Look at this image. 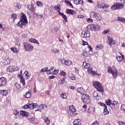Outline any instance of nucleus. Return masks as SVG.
<instances>
[{"mask_svg": "<svg viewBox=\"0 0 125 125\" xmlns=\"http://www.w3.org/2000/svg\"><path fill=\"white\" fill-rule=\"evenodd\" d=\"M125 4L121 3H115L112 5L111 8L112 10H119V9H122L124 7Z\"/></svg>", "mask_w": 125, "mask_h": 125, "instance_id": "7", "label": "nucleus"}, {"mask_svg": "<svg viewBox=\"0 0 125 125\" xmlns=\"http://www.w3.org/2000/svg\"><path fill=\"white\" fill-rule=\"evenodd\" d=\"M18 77L20 78L21 83H22L23 85H25V84H26V83L25 82V80H24V78H23V77H22V75H18Z\"/></svg>", "mask_w": 125, "mask_h": 125, "instance_id": "28", "label": "nucleus"}, {"mask_svg": "<svg viewBox=\"0 0 125 125\" xmlns=\"http://www.w3.org/2000/svg\"><path fill=\"white\" fill-rule=\"evenodd\" d=\"M104 115H108L109 114V111L107 109V106H105L104 109Z\"/></svg>", "mask_w": 125, "mask_h": 125, "instance_id": "49", "label": "nucleus"}, {"mask_svg": "<svg viewBox=\"0 0 125 125\" xmlns=\"http://www.w3.org/2000/svg\"><path fill=\"white\" fill-rule=\"evenodd\" d=\"M119 104V102L118 101H114L112 103H111V105H110V108L111 109H116L117 107H118V105Z\"/></svg>", "mask_w": 125, "mask_h": 125, "instance_id": "19", "label": "nucleus"}, {"mask_svg": "<svg viewBox=\"0 0 125 125\" xmlns=\"http://www.w3.org/2000/svg\"><path fill=\"white\" fill-rule=\"evenodd\" d=\"M29 10L32 12H34L35 10V7H34V4H32L31 5L30 8H29Z\"/></svg>", "mask_w": 125, "mask_h": 125, "instance_id": "55", "label": "nucleus"}, {"mask_svg": "<svg viewBox=\"0 0 125 125\" xmlns=\"http://www.w3.org/2000/svg\"><path fill=\"white\" fill-rule=\"evenodd\" d=\"M60 76H62V77H66L67 76V74L65 72V71L63 70H61L59 73Z\"/></svg>", "mask_w": 125, "mask_h": 125, "instance_id": "41", "label": "nucleus"}, {"mask_svg": "<svg viewBox=\"0 0 125 125\" xmlns=\"http://www.w3.org/2000/svg\"><path fill=\"white\" fill-rule=\"evenodd\" d=\"M90 17L91 18H94V20H96L97 22L98 21H101L102 17H101V15L98 13H95V12H91L90 14Z\"/></svg>", "mask_w": 125, "mask_h": 125, "instance_id": "6", "label": "nucleus"}, {"mask_svg": "<svg viewBox=\"0 0 125 125\" xmlns=\"http://www.w3.org/2000/svg\"><path fill=\"white\" fill-rule=\"evenodd\" d=\"M117 20H118V21H119L120 22H121L122 23H123V24L125 23V19L122 17H119L117 18Z\"/></svg>", "mask_w": 125, "mask_h": 125, "instance_id": "37", "label": "nucleus"}, {"mask_svg": "<svg viewBox=\"0 0 125 125\" xmlns=\"http://www.w3.org/2000/svg\"><path fill=\"white\" fill-rule=\"evenodd\" d=\"M29 42H32V43H36V44H38V45H39L40 44V42H39L38 40L34 38L30 39L29 40Z\"/></svg>", "mask_w": 125, "mask_h": 125, "instance_id": "27", "label": "nucleus"}, {"mask_svg": "<svg viewBox=\"0 0 125 125\" xmlns=\"http://www.w3.org/2000/svg\"><path fill=\"white\" fill-rule=\"evenodd\" d=\"M19 69V67L16 66H13V65H9L7 68V72H15L16 71H18Z\"/></svg>", "mask_w": 125, "mask_h": 125, "instance_id": "12", "label": "nucleus"}, {"mask_svg": "<svg viewBox=\"0 0 125 125\" xmlns=\"http://www.w3.org/2000/svg\"><path fill=\"white\" fill-rule=\"evenodd\" d=\"M23 96L26 98H30L31 96H32V93H31V90L28 89V91L25 93V94L23 95Z\"/></svg>", "mask_w": 125, "mask_h": 125, "instance_id": "26", "label": "nucleus"}, {"mask_svg": "<svg viewBox=\"0 0 125 125\" xmlns=\"http://www.w3.org/2000/svg\"><path fill=\"white\" fill-rule=\"evenodd\" d=\"M13 6L14 7H15V8H17V9H20L21 7H22L21 4L16 2H14Z\"/></svg>", "mask_w": 125, "mask_h": 125, "instance_id": "25", "label": "nucleus"}, {"mask_svg": "<svg viewBox=\"0 0 125 125\" xmlns=\"http://www.w3.org/2000/svg\"><path fill=\"white\" fill-rule=\"evenodd\" d=\"M43 108H47V105L46 104H40L37 111H39V112H42V110H43Z\"/></svg>", "mask_w": 125, "mask_h": 125, "instance_id": "21", "label": "nucleus"}, {"mask_svg": "<svg viewBox=\"0 0 125 125\" xmlns=\"http://www.w3.org/2000/svg\"><path fill=\"white\" fill-rule=\"evenodd\" d=\"M77 92L79 93H80L82 95H84V94H86V92L84 91V90L82 87H80L77 89Z\"/></svg>", "mask_w": 125, "mask_h": 125, "instance_id": "22", "label": "nucleus"}, {"mask_svg": "<svg viewBox=\"0 0 125 125\" xmlns=\"http://www.w3.org/2000/svg\"><path fill=\"white\" fill-rule=\"evenodd\" d=\"M86 21H87V22H88V23H93V20H92V19H90V18L87 19Z\"/></svg>", "mask_w": 125, "mask_h": 125, "instance_id": "57", "label": "nucleus"}, {"mask_svg": "<svg viewBox=\"0 0 125 125\" xmlns=\"http://www.w3.org/2000/svg\"><path fill=\"white\" fill-rule=\"evenodd\" d=\"M11 63V59L8 58H5L4 62H3V64L4 65H8V64H10Z\"/></svg>", "mask_w": 125, "mask_h": 125, "instance_id": "23", "label": "nucleus"}, {"mask_svg": "<svg viewBox=\"0 0 125 125\" xmlns=\"http://www.w3.org/2000/svg\"><path fill=\"white\" fill-rule=\"evenodd\" d=\"M54 9H55L57 11H58V13L60 12L59 11L60 10V5H57L56 6H55L54 7Z\"/></svg>", "mask_w": 125, "mask_h": 125, "instance_id": "45", "label": "nucleus"}, {"mask_svg": "<svg viewBox=\"0 0 125 125\" xmlns=\"http://www.w3.org/2000/svg\"><path fill=\"white\" fill-rule=\"evenodd\" d=\"M110 32V30L107 29V30H104V31L103 32V34L104 35H106V34H108Z\"/></svg>", "mask_w": 125, "mask_h": 125, "instance_id": "60", "label": "nucleus"}, {"mask_svg": "<svg viewBox=\"0 0 125 125\" xmlns=\"http://www.w3.org/2000/svg\"><path fill=\"white\" fill-rule=\"evenodd\" d=\"M107 43L109 46H111L112 44H116V42L113 40V37H107Z\"/></svg>", "mask_w": 125, "mask_h": 125, "instance_id": "15", "label": "nucleus"}, {"mask_svg": "<svg viewBox=\"0 0 125 125\" xmlns=\"http://www.w3.org/2000/svg\"><path fill=\"white\" fill-rule=\"evenodd\" d=\"M36 5L39 7H41V6H42V3L41 1H37L36 3Z\"/></svg>", "mask_w": 125, "mask_h": 125, "instance_id": "53", "label": "nucleus"}, {"mask_svg": "<svg viewBox=\"0 0 125 125\" xmlns=\"http://www.w3.org/2000/svg\"><path fill=\"white\" fill-rule=\"evenodd\" d=\"M82 36L83 38H89L90 37V33L88 31H83Z\"/></svg>", "mask_w": 125, "mask_h": 125, "instance_id": "17", "label": "nucleus"}, {"mask_svg": "<svg viewBox=\"0 0 125 125\" xmlns=\"http://www.w3.org/2000/svg\"><path fill=\"white\" fill-rule=\"evenodd\" d=\"M93 85L96 88L97 91H99L100 92H104V89L102 85H101L100 83L95 81L93 83Z\"/></svg>", "mask_w": 125, "mask_h": 125, "instance_id": "5", "label": "nucleus"}, {"mask_svg": "<svg viewBox=\"0 0 125 125\" xmlns=\"http://www.w3.org/2000/svg\"><path fill=\"white\" fill-rule=\"evenodd\" d=\"M72 61L70 60H65V62H64V65H66V66H70V65H72Z\"/></svg>", "mask_w": 125, "mask_h": 125, "instance_id": "35", "label": "nucleus"}, {"mask_svg": "<svg viewBox=\"0 0 125 125\" xmlns=\"http://www.w3.org/2000/svg\"><path fill=\"white\" fill-rule=\"evenodd\" d=\"M64 2L66 3V4H68V5H70V6H71L72 7H73V4H72V3L69 0H65Z\"/></svg>", "mask_w": 125, "mask_h": 125, "instance_id": "54", "label": "nucleus"}, {"mask_svg": "<svg viewBox=\"0 0 125 125\" xmlns=\"http://www.w3.org/2000/svg\"><path fill=\"white\" fill-rule=\"evenodd\" d=\"M14 115L16 116V119H17V116H19V111H17V110H15V111L14 112Z\"/></svg>", "mask_w": 125, "mask_h": 125, "instance_id": "58", "label": "nucleus"}, {"mask_svg": "<svg viewBox=\"0 0 125 125\" xmlns=\"http://www.w3.org/2000/svg\"><path fill=\"white\" fill-rule=\"evenodd\" d=\"M15 87H16V88L18 90L20 89V88H21V85H20V84L16 83L15 84Z\"/></svg>", "mask_w": 125, "mask_h": 125, "instance_id": "52", "label": "nucleus"}, {"mask_svg": "<svg viewBox=\"0 0 125 125\" xmlns=\"http://www.w3.org/2000/svg\"><path fill=\"white\" fill-rule=\"evenodd\" d=\"M11 51L14 53H18V50L15 47H13L11 48Z\"/></svg>", "mask_w": 125, "mask_h": 125, "instance_id": "40", "label": "nucleus"}, {"mask_svg": "<svg viewBox=\"0 0 125 125\" xmlns=\"http://www.w3.org/2000/svg\"><path fill=\"white\" fill-rule=\"evenodd\" d=\"M121 109L122 111H124V112L125 111V104H122Z\"/></svg>", "mask_w": 125, "mask_h": 125, "instance_id": "59", "label": "nucleus"}, {"mask_svg": "<svg viewBox=\"0 0 125 125\" xmlns=\"http://www.w3.org/2000/svg\"><path fill=\"white\" fill-rule=\"evenodd\" d=\"M65 61H66V60L64 59H61L60 60V62L61 63H62V64H65Z\"/></svg>", "mask_w": 125, "mask_h": 125, "instance_id": "61", "label": "nucleus"}, {"mask_svg": "<svg viewBox=\"0 0 125 125\" xmlns=\"http://www.w3.org/2000/svg\"><path fill=\"white\" fill-rule=\"evenodd\" d=\"M66 12L67 13V14H71V15H74L76 14V12L74 10H71L67 9L66 10Z\"/></svg>", "mask_w": 125, "mask_h": 125, "instance_id": "30", "label": "nucleus"}, {"mask_svg": "<svg viewBox=\"0 0 125 125\" xmlns=\"http://www.w3.org/2000/svg\"><path fill=\"white\" fill-rule=\"evenodd\" d=\"M44 122L46 125H49L50 124V121L48 119V118H46L44 119Z\"/></svg>", "mask_w": 125, "mask_h": 125, "instance_id": "56", "label": "nucleus"}, {"mask_svg": "<svg viewBox=\"0 0 125 125\" xmlns=\"http://www.w3.org/2000/svg\"><path fill=\"white\" fill-rule=\"evenodd\" d=\"M82 100L84 102V103H86V104H89V103L91 102V99L90 98V97L89 95H86V94L82 95Z\"/></svg>", "mask_w": 125, "mask_h": 125, "instance_id": "8", "label": "nucleus"}, {"mask_svg": "<svg viewBox=\"0 0 125 125\" xmlns=\"http://www.w3.org/2000/svg\"><path fill=\"white\" fill-rule=\"evenodd\" d=\"M87 30L95 32L96 31H99L101 29V27L98 24H91L87 26Z\"/></svg>", "mask_w": 125, "mask_h": 125, "instance_id": "4", "label": "nucleus"}, {"mask_svg": "<svg viewBox=\"0 0 125 125\" xmlns=\"http://www.w3.org/2000/svg\"><path fill=\"white\" fill-rule=\"evenodd\" d=\"M93 95L94 99H96V100H99L102 98V97L101 96V95L99 91H94Z\"/></svg>", "mask_w": 125, "mask_h": 125, "instance_id": "13", "label": "nucleus"}, {"mask_svg": "<svg viewBox=\"0 0 125 125\" xmlns=\"http://www.w3.org/2000/svg\"><path fill=\"white\" fill-rule=\"evenodd\" d=\"M107 72L111 74L114 79H117V77H118V70L115 67V66H108L107 67Z\"/></svg>", "mask_w": 125, "mask_h": 125, "instance_id": "2", "label": "nucleus"}, {"mask_svg": "<svg viewBox=\"0 0 125 125\" xmlns=\"http://www.w3.org/2000/svg\"><path fill=\"white\" fill-rule=\"evenodd\" d=\"M26 80H29L30 79V76H29V73H28V71H25L24 72Z\"/></svg>", "mask_w": 125, "mask_h": 125, "instance_id": "50", "label": "nucleus"}, {"mask_svg": "<svg viewBox=\"0 0 125 125\" xmlns=\"http://www.w3.org/2000/svg\"><path fill=\"white\" fill-rule=\"evenodd\" d=\"M48 71V67H44V68L43 69H42L41 70V73H44L45 72H46L47 74V71Z\"/></svg>", "mask_w": 125, "mask_h": 125, "instance_id": "46", "label": "nucleus"}, {"mask_svg": "<svg viewBox=\"0 0 125 125\" xmlns=\"http://www.w3.org/2000/svg\"><path fill=\"white\" fill-rule=\"evenodd\" d=\"M96 48L97 49V50H100V49H102L103 48V45L101 44L97 45L96 46Z\"/></svg>", "mask_w": 125, "mask_h": 125, "instance_id": "48", "label": "nucleus"}, {"mask_svg": "<svg viewBox=\"0 0 125 125\" xmlns=\"http://www.w3.org/2000/svg\"><path fill=\"white\" fill-rule=\"evenodd\" d=\"M27 36H28V34L27 33H24L22 34V38H27Z\"/></svg>", "mask_w": 125, "mask_h": 125, "instance_id": "62", "label": "nucleus"}, {"mask_svg": "<svg viewBox=\"0 0 125 125\" xmlns=\"http://www.w3.org/2000/svg\"><path fill=\"white\" fill-rule=\"evenodd\" d=\"M23 46L26 51H32L34 49V46L26 42H23Z\"/></svg>", "mask_w": 125, "mask_h": 125, "instance_id": "9", "label": "nucleus"}, {"mask_svg": "<svg viewBox=\"0 0 125 125\" xmlns=\"http://www.w3.org/2000/svg\"><path fill=\"white\" fill-rule=\"evenodd\" d=\"M36 120V117H35V115H34V117H32L30 118H28V121L30 122V123H34Z\"/></svg>", "mask_w": 125, "mask_h": 125, "instance_id": "47", "label": "nucleus"}, {"mask_svg": "<svg viewBox=\"0 0 125 125\" xmlns=\"http://www.w3.org/2000/svg\"><path fill=\"white\" fill-rule=\"evenodd\" d=\"M65 83V78H62L59 81L58 84H64Z\"/></svg>", "mask_w": 125, "mask_h": 125, "instance_id": "43", "label": "nucleus"}, {"mask_svg": "<svg viewBox=\"0 0 125 125\" xmlns=\"http://www.w3.org/2000/svg\"><path fill=\"white\" fill-rule=\"evenodd\" d=\"M118 124L119 125H125V123H124L122 121H119V122H118Z\"/></svg>", "mask_w": 125, "mask_h": 125, "instance_id": "63", "label": "nucleus"}, {"mask_svg": "<svg viewBox=\"0 0 125 125\" xmlns=\"http://www.w3.org/2000/svg\"><path fill=\"white\" fill-rule=\"evenodd\" d=\"M61 97L62 98V99H67V95H66V93H62L61 95Z\"/></svg>", "mask_w": 125, "mask_h": 125, "instance_id": "51", "label": "nucleus"}, {"mask_svg": "<svg viewBox=\"0 0 125 125\" xmlns=\"http://www.w3.org/2000/svg\"><path fill=\"white\" fill-rule=\"evenodd\" d=\"M95 112V108L93 106H90L88 109L87 113L89 114H93Z\"/></svg>", "mask_w": 125, "mask_h": 125, "instance_id": "24", "label": "nucleus"}, {"mask_svg": "<svg viewBox=\"0 0 125 125\" xmlns=\"http://www.w3.org/2000/svg\"><path fill=\"white\" fill-rule=\"evenodd\" d=\"M76 111L74 105H70L68 113L70 116H74V113H76Z\"/></svg>", "mask_w": 125, "mask_h": 125, "instance_id": "14", "label": "nucleus"}, {"mask_svg": "<svg viewBox=\"0 0 125 125\" xmlns=\"http://www.w3.org/2000/svg\"><path fill=\"white\" fill-rule=\"evenodd\" d=\"M11 19H13V22H15V20H16V19H17V14H12Z\"/></svg>", "mask_w": 125, "mask_h": 125, "instance_id": "38", "label": "nucleus"}, {"mask_svg": "<svg viewBox=\"0 0 125 125\" xmlns=\"http://www.w3.org/2000/svg\"><path fill=\"white\" fill-rule=\"evenodd\" d=\"M68 78L70 81H76V76L74 74L68 75Z\"/></svg>", "mask_w": 125, "mask_h": 125, "instance_id": "36", "label": "nucleus"}, {"mask_svg": "<svg viewBox=\"0 0 125 125\" xmlns=\"http://www.w3.org/2000/svg\"><path fill=\"white\" fill-rule=\"evenodd\" d=\"M82 55H83L85 58H86V57H88V56H89V55L87 53V51H84L82 53Z\"/></svg>", "mask_w": 125, "mask_h": 125, "instance_id": "44", "label": "nucleus"}, {"mask_svg": "<svg viewBox=\"0 0 125 125\" xmlns=\"http://www.w3.org/2000/svg\"><path fill=\"white\" fill-rule=\"evenodd\" d=\"M0 94L3 96H6L8 94V91L7 90H0Z\"/></svg>", "mask_w": 125, "mask_h": 125, "instance_id": "32", "label": "nucleus"}, {"mask_svg": "<svg viewBox=\"0 0 125 125\" xmlns=\"http://www.w3.org/2000/svg\"><path fill=\"white\" fill-rule=\"evenodd\" d=\"M20 115L22 116V117H25L26 118H28V117H29V112L25 110H21V111Z\"/></svg>", "mask_w": 125, "mask_h": 125, "instance_id": "20", "label": "nucleus"}, {"mask_svg": "<svg viewBox=\"0 0 125 125\" xmlns=\"http://www.w3.org/2000/svg\"><path fill=\"white\" fill-rule=\"evenodd\" d=\"M74 2L76 5H78V4H81V5H83V0H74Z\"/></svg>", "mask_w": 125, "mask_h": 125, "instance_id": "33", "label": "nucleus"}, {"mask_svg": "<svg viewBox=\"0 0 125 125\" xmlns=\"http://www.w3.org/2000/svg\"><path fill=\"white\" fill-rule=\"evenodd\" d=\"M58 73H59V69H54V67H52L47 71L48 75L51 74V75H54L55 76H56V75H58Z\"/></svg>", "mask_w": 125, "mask_h": 125, "instance_id": "11", "label": "nucleus"}, {"mask_svg": "<svg viewBox=\"0 0 125 125\" xmlns=\"http://www.w3.org/2000/svg\"><path fill=\"white\" fill-rule=\"evenodd\" d=\"M83 68L87 69V72L89 74L96 75V72L92 70V68H90V63L84 62H83Z\"/></svg>", "mask_w": 125, "mask_h": 125, "instance_id": "3", "label": "nucleus"}, {"mask_svg": "<svg viewBox=\"0 0 125 125\" xmlns=\"http://www.w3.org/2000/svg\"><path fill=\"white\" fill-rule=\"evenodd\" d=\"M15 43L16 45H18V46H20L21 43H20V42L19 41V39L16 38L15 39Z\"/></svg>", "mask_w": 125, "mask_h": 125, "instance_id": "39", "label": "nucleus"}, {"mask_svg": "<svg viewBox=\"0 0 125 125\" xmlns=\"http://www.w3.org/2000/svg\"><path fill=\"white\" fill-rule=\"evenodd\" d=\"M20 16V21L17 24V26L20 27V28H23V26L28 24V20H27V16L24 13H21Z\"/></svg>", "mask_w": 125, "mask_h": 125, "instance_id": "1", "label": "nucleus"}, {"mask_svg": "<svg viewBox=\"0 0 125 125\" xmlns=\"http://www.w3.org/2000/svg\"><path fill=\"white\" fill-rule=\"evenodd\" d=\"M121 56H117L116 57V59L118 62H122L124 58H125V56L122 55V54H121Z\"/></svg>", "mask_w": 125, "mask_h": 125, "instance_id": "31", "label": "nucleus"}, {"mask_svg": "<svg viewBox=\"0 0 125 125\" xmlns=\"http://www.w3.org/2000/svg\"><path fill=\"white\" fill-rule=\"evenodd\" d=\"M109 6L106 3H101L98 5V8H102L103 9H106L108 8Z\"/></svg>", "mask_w": 125, "mask_h": 125, "instance_id": "18", "label": "nucleus"}, {"mask_svg": "<svg viewBox=\"0 0 125 125\" xmlns=\"http://www.w3.org/2000/svg\"><path fill=\"white\" fill-rule=\"evenodd\" d=\"M99 125L98 122L97 121H96L93 124H92L91 125Z\"/></svg>", "mask_w": 125, "mask_h": 125, "instance_id": "64", "label": "nucleus"}, {"mask_svg": "<svg viewBox=\"0 0 125 125\" xmlns=\"http://www.w3.org/2000/svg\"><path fill=\"white\" fill-rule=\"evenodd\" d=\"M105 103L106 105H108V106H110L111 107V105L112 104V101L110 99H107L105 100Z\"/></svg>", "mask_w": 125, "mask_h": 125, "instance_id": "42", "label": "nucleus"}, {"mask_svg": "<svg viewBox=\"0 0 125 125\" xmlns=\"http://www.w3.org/2000/svg\"><path fill=\"white\" fill-rule=\"evenodd\" d=\"M59 15H61V16H62L63 19L65 22H67L68 18L65 15H64L63 13H61V12H59Z\"/></svg>", "mask_w": 125, "mask_h": 125, "instance_id": "34", "label": "nucleus"}, {"mask_svg": "<svg viewBox=\"0 0 125 125\" xmlns=\"http://www.w3.org/2000/svg\"><path fill=\"white\" fill-rule=\"evenodd\" d=\"M38 106V104L32 103V104H27L26 105H24L23 107L24 109H27V108H28L29 109H31V110H33L34 108H37Z\"/></svg>", "mask_w": 125, "mask_h": 125, "instance_id": "10", "label": "nucleus"}, {"mask_svg": "<svg viewBox=\"0 0 125 125\" xmlns=\"http://www.w3.org/2000/svg\"><path fill=\"white\" fill-rule=\"evenodd\" d=\"M6 81L5 77H1L0 78V87L4 86L6 84Z\"/></svg>", "mask_w": 125, "mask_h": 125, "instance_id": "16", "label": "nucleus"}, {"mask_svg": "<svg viewBox=\"0 0 125 125\" xmlns=\"http://www.w3.org/2000/svg\"><path fill=\"white\" fill-rule=\"evenodd\" d=\"M51 51L53 53H59V50L57 49L56 45H54L53 48L51 49Z\"/></svg>", "mask_w": 125, "mask_h": 125, "instance_id": "29", "label": "nucleus"}]
</instances>
